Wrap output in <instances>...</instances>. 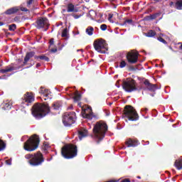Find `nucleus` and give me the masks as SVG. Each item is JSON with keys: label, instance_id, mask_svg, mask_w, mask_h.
<instances>
[{"label": "nucleus", "instance_id": "37998d69", "mask_svg": "<svg viewBox=\"0 0 182 182\" xmlns=\"http://www.w3.org/2000/svg\"><path fill=\"white\" fill-rule=\"evenodd\" d=\"M120 182H131L129 178H124Z\"/></svg>", "mask_w": 182, "mask_h": 182}, {"label": "nucleus", "instance_id": "393cba45", "mask_svg": "<svg viewBox=\"0 0 182 182\" xmlns=\"http://www.w3.org/2000/svg\"><path fill=\"white\" fill-rule=\"evenodd\" d=\"M156 31H153V30H149L146 33V36H147L148 38H153V36H156Z\"/></svg>", "mask_w": 182, "mask_h": 182}, {"label": "nucleus", "instance_id": "79ce46f5", "mask_svg": "<svg viewBox=\"0 0 182 182\" xmlns=\"http://www.w3.org/2000/svg\"><path fill=\"white\" fill-rule=\"evenodd\" d=\"M33 2V0H28L27 1V6H29L30 5H32Z\"/></svg>", "mask_w": 182, "mask_h": 182}, {"label": "nucleus", "instance_id": "5701e85b", "mask_svg": "<svg viewBox=\"0 0 182 182\" xmlns=\"http://www.w3.org/2000/svg\"><path fill=\"white\" fill-rule=\"evenodd\" d=\"M174 165L176 167L177 170H181L182 169V160L181 159L176 160L175 161Z\"/></svg>", "mask_w": 182, "mask_h": 182}, {"label": "nucleus", "instance_id": "5fc2aeb1", "mask_svg": "<svg viewBox=\"0 0 182 182\" xmlns=\"http://www.w3.org/2000/svg\"><path fill=\"white\" fill-rule=\"evenodd\" d=\"M147 110H149V109H147V108L144 109V112H147Z\"/></svg>", "mask_w": 182, "mask_h": 182}, {"label": "nucleus", "instance_id": "f704fd0d", "mask_svg": "<svg viewBox=\"0 0 182 182\" xmlns=\"http://www.w3.org/2000/svg\"><path fill=\"white\" fill-rule=\"evenodd\" d=\"M158 41H159V42H161L164 45H167V41L164 40V38H163L162 37H158Z\"/></svg>", "mask_w": 182, "mask_h": 182}, {"label": "nucleus", "instance_id": "b1692460", "mask_svg": "<svg viewBox=\"0 0 182 182\" xmlns=\"http://www.w3.org/2000/svg\"><path fill=\"white\" fill-rule=\"evenodd\" d=\"M3 109L4 110H11V109H12V103H11V102L4 103V105L3 106Z\"/></svg>", "mask_w": 182, "mask_h": 182}, {"label": "nucleus", "instance_id": "dca6fc26", "mask_svg": "<svg viewBox=\"0 0 182 182\" xmlns=\"http://www.w3.org/2000/svg\"><path fill=\"white\" fill-rule=\"evenodd\" d=\"M144 85L150 92H156V90H157V85L151 84L149 80H145L144 82Z\"/></svg>", "mask_w": 182, "mask_h": 182}, {"label": "nucleus", "instance_id": "ea45409f", "mask_svg": "<svg viewBox=\"0 0 182 182\" xmlns=\"http://www.w3.org/2000/svg\"><path fill=\"white\" fill-rule=\"evenodd\" d=\"M50 52H51V53H56V52H58V48H51Z\"/></svg>", "mask_w": 182, "mask_h": 182}, {"label": "nucleus", "instance_id": "f03ea898", "mask_svg": "<svg viewBox=\"0 0 182 182\" xmlns=\"http://www.w3.org/2000/svg\"><path fill=\"white\" fill-rule=\"evenodd\" d=\"M50 112V108L48 104L36 103L32 107V114L36 119H42Z\"/></svg>", "mask_w": 182, "mask_h": 182}, {"label": "nucleus", "instance_id": "2eb2a0df", "mask_svg": "<svg viewBox=\"0 0 182 182\" xmlns=\"http://www.w3.org/2000/svg\"><path fill=\"white\" fill-rule=\"evenodd\" d=\"M125 144L127 147H137L139 146V140L137 139L129 138L125 141Z\"/></svg>", "mask_w": 182, "mask_h": 182}, {"label": "nucleus", "instance_id": "9d476101", "mask_svg": "<svg viewBox=\"0 0 182 182\" xmlns=\"http://www.w3.org/2000/svg\"><path fill=\"white\" fill-rule=\"evenodd\" d=\"M32 58H34V59H41V55H35L34 51L26 53V56L24 58V61L23 62V64L21 65V66L23 67V66H26V65H28V68H32V66L35 65V61L32 60ZM29 60H30V63H28Z\"/></svg>", "mask_w": 182, "mask_h": 182}, {"label": "nucleus", "instance_id": "72a5a7b5", "mask_svg": "<svg viewBox=\"0 0 182 182\" xmlns=\"http://www.w3.org/2000/svg\"><path fill=\"white\" fill-rule=\"evenodd\" d=\"M133 25V20L132 19H127L124 21V25Z\"/></svg>", "mask_w": 182, "mask_h": 182}, {"label": "nucleus", "instance_id": "a878e982", "mask_svg": "<svg viewBox=\"0 0 182 182\" xmlns=\"http://www.w3.org/2000/svg\"><path fill=\"white\" fill-rule=\"evenodd\" d=\"M61 36H62V38H67V39H69V36H68V28H67L63 29Z\"/></svg>", "mask_w": 182, "mask_h": 182}, {"label": "nucleus", "instance_id": "052dcab7", "mask_svg": "<svg viewBox=\"0 0 182 182\" xmlns=\"http://www.w3.org/2000/svg\"><path fill=\"white\" fill-rule=\"evenodd\" d=\"M86 2H87V0H86Z\"/></svg>", "mask_w": 182, "mask_h": 182}, {"label": "nucleus", "instance_id": "2f4dec72", "mask_svg": "<svg viewBox=\"0 0 182 182\" xmlns=\"http://www.w3.org/2000/svg\"><path fill=\"white\" fill-rule=\"evenodd\" d=\"M16 29V24H11L9 26V31L14 32Z\"/></svg>", "mask_w": 182, "mask_h": 182}, {"label": "nucleus", "instance_id": "aec40b11", "mask_svg": "<svg viewBox=\"0 0 182 182\" xmlns=\"http://www.w3.org/2000/svg\"><path fill=\"white\" fill-rule=\"evenodd\" d=\"M19 11V9L16 8V7H14L11 8L10 9H8L5 14L6 15H12L14 14H16V12H18Z\"/></svg>", "mask_w": 182, "mask_h": 182}, {"label": "nucleus", "instance_id": "13d9d810", "mask_svg": "<svg viewBox=\"0 0 182 182\" xmlns=\"http://www.w3.org/2000/svg\"><path fill=\"white\" fill-rule=\"evenodd\" d=\"M137 178H141V177H140V176H137Z\"/></svg>", "mask_w": 182, "mask_h": 182}, {"label": "nucleus", "instance_id": "bf43d9fd", "mask_svg": "<svg viewBox=\"0 0 182 182\" xmlns=\"http://www.w3.org/2000/svg\"><path fill=\"white\" fill-rule=\"evenodd\" d=\"M0 79H2L1 77H0Z\"/></svg>", "mask_w": 182, "mask_h": 182}, {"label": "nucleus", "instance_id": "f8f14e48", "mask_svg": "<svg viewBox=\"0 0 182 182\" xmlns=\"http://www.w3.org/2000/svg\"><path fill=\"white\" fill-rule=\"evenodd\" d=\"M126 58L128 63L134 65L136 62H139V53L134 51L128 52Z\"/></svg>", "mask_w": 182, "mask_h": 182}, {"label": "nucleus", "instance_id": "c85d7f7f", "mask_svg": "<svg viewBox=\"0 0 182 182\" xmlns=\"http://www.w3.org/2000/svg\"><path fill=\"white\" fill-rule=\"evenodd\" d=\"M5 147H6V144L0 139V151L5 150Z\"/></svg>", "mask_w": 182, "mask_h": 182}, {"label": "nucleus", "instance_id": "20e7f679", "mask_svg": "<svg viewBox=\"0 0 182 182\" xmlns=\"http://www.w3.org/2000/svg\"><path fill=\"white\" fill-rule=\"evenodd\" d=\"M61 155L68 160L74 159L77 156V146L73 144L65 145L61 149Z\"/></svg>", "mask_w": 182, "mask_h": 182}, {"label": "nucleus", "instance_id": "603ef678", "mask_svg": "<svg viewBox=\"0 0 182 182\" xmlns=\"http://www.w3.org/2000/svg\"><path fill=\"white\" fill-rule=\"evenodd\" d=\"M112 18H113V16L111 15V14H109V19H112Z\"/></svg>", "mask_w": 182, "mask_h": 182}, {"label": "nucleus", "instance_id": "a18cd8bd", "mask_svg": "<svg viewBox=\"0 0 182 182\" xmlns=\"http://www.w3.org/2000/svg\"><path fill=\"white\" fill-rule=\"evenodd\" d=\"M129 70H136V68H134V67H133V66H130Z\"/></svg>", "mask_w": 182, "mask_h": 182}, {"label": "nucleus", "instance_id": "412c9836", "mask_svg": "<svg viewBox=\"0 0 182 182\" xmlns=\"http://www.w3.org/2000/svg\"><path fill=\"white\" fill-rule=\"evenodd\" d=\"M12 70H15V68L7 66L5 69L0 70V73H8V72H12Z\"/></svg>", "mask_w": 182, "mask_h": 182}, {"label": "nucleus", "instance_id": "7c9ffc66", "mask_svg": "<svg viewBox=\"0 0 182 182\" xmlns=\"http://www.w3.org/2000/svg\"><path fill=\"white\" fill-rule=\"evenodd\" d=\"M127 65V63L124 60H122L121 62L119 63V68L121 69H123V68H126Z\"/></svg>", "mask_w": 182, "mask_h": 182}, {"label": "nucleus", "instance_id": "c03bdc74", "mask_svg": "<svg viewBox=\"0 0 182 182\" xmlns=\"http://www.w3.org/2000/svg\"><path fill=\"white\" fill-rule=\"evenodd\" d=\"M73 18H75V19H79V18H80V16H77L76 14H73Z\"/></svg>", "mask_w": 182, "mask_h": 182}, {"label": "nucleus", "instance_id": "c9c22d12", "mask_svg": "<svg viewBox=\"0 0 182 182\" xmlns=\"http://www.w3.org/2000/svg\"><path fill=\"white\" fill-rule=\"evenodd\" d=\"M159 14H154L150 16V19L153 20V19H156L157 18V16H159Z\"/></svg>", "mask_w": 182, "mask_h": 182}, {"label": "nucleus", "instance_id": "c756f323", "mask_svg": "<svg viewBox=\"0 0 182 182\" xmlns=\"http://www.w3.org/2000/svg\"><path fill=\"white\" fill-rule=\"evenodd\" d=\"M60 107H62V105L58 102L53 104V109H54V110H59Z\"/></svg>", "mask_w": 182, "mask_h": 182}, {"label": "nucleus", "instance_id": "39448f33", "mask_svg": "<svg viewBox=\"0 0 182 182\" xmlns=\"http://www.w3.org/2000/svg\"><path fill=\"white\" fill-rule=\"evenodd\" d=\"M41 140L38 135L34 134L31 136L23 145V149L26 151H35L38 147H39V143Z\"/></svg>", "mask_w": 182, "mask_h": 182}, {"label": "nucleus", "instance_id": "3c124183", "mask_svg": "<svg viewBox=\"0 0 182 182\" xmlns=\"http://www.w3.org/2000/svg\"><path fill=\"white\" fill-rule=\"evenodd\" d=\"M170 6H173V5H174V2H173V1H171V3H170Z\"/></svg>", "mask_w": 182, "mask_h": 182}, {"label": "nucleus", "instance_id": "cd10ccee", "mask_svg": "<svg viewBox=\"0 0 182 182\" xmlns=\"http://www.w3.org/2000/svg\"><path fill=\"white\" fill-rule=\"evenodd\" d=\"M176 9L181 10L182 9V0H179L176 3Z\"/></svg>", "mask_w": 182, "mask_h": 182}, {"label": "nucleus", "instance_id": "864d4df0", "mask_svg": "<svg viewBox=\"0 0 182 182\" xmlns=\"http://www.w3.org/2000/svg\"><path fill=\"white\" fill-rule=\"evenodd\" d=\"M109 2H116L117 0H108Z\"/></svg>", "mask_w": 182, "mask_h": 182}, {"label": "nucleus", "instance_id": "09e8293b", "mask_svg": "<svg viewBox=\"0 0 182 182\" xmlns=\"http://www.w3.org/2000/svg\"><path fill=\"white\" fill-rule=\"evenodd\" d=\"M36 68H41V63H37L36 65Z\"/></svg>", "mask_w": 182, "mask_h": 182}, {"label": "nucleus", "instance_id": "473e14b6", "mask_svg": "<svg viewBox=\"0 0 182 182\" xmlns=\"http://www.w3.org/2000/svg\"><path fill=\"white\" fill-rule=\"evenodd\" d=\"M40 60H46V62H49L50 59L46 55H40Z\"/></svg>", "mask_w": 182, "mask_h": 182}, {"label": "nucleus", "instance_id": "0eeeda50", "mask_svg": "<svg viewBox=\"0 0 182 182\" xmlns=\"http://www.w3.org/2000/svg\"><path fill=\"white\" fill-rule=\"evenodd\" d=\"M122 89L127 92V93H132V92H136L137 90V82L133 78H127L122 81Z\"/></svg>", "mask_w": 182, "mask_h": 182}, {"label": "nucleus", "instance_id": "6e6d98bb", "mask_svg": "<svg viewBox=\"0 0 182 182\" xmlns=\"http://www.w3.org/2000/svg\"><path fill=\"white\" fill-rule=\"evenodd\" d=\"M63 12H66V10L63 9Z\"/></svg>", "mask_w": 182, "mask_h": 182}, {"label": "nucleus", "instance_id": "6e6552de", "mask_svg": "<svg viewBox=\"0 0 182 182\" xmlns=\"http://www.w3.org/2000/svg\"><path fill=\"white\" fill-rule=\"evenodd\" d=\"M76 112H68L64 113L63 116V123L66 127H70L76 122Z\"/></svg>", "mask_w": 182, "mask_h": 182}, {"label": "nucleus", "instance_id": "bb28decb", "mask_svg": "<svg viewBox=\"0 0 182 182\" xmlns=\"http://www.w3.org/2000/svg\"><path fill=\"white\" fill-rule=\"evenodd\" d=\"M81 98H82V95L78 92H77L75 93V95L74 96V101L79 102V100H80Z\"/></svg>", "mask_w": 182, "mask_h": 182}, {"label": "nucleus", "instance_id": "49530a36", "mask_svg": "<svg viewBox=\"0 0 182 182\" xmlns=\"http://www.w3.org/2000/svg\"><path fill=\"white\" fill-rule=\"evenodd\" d=\"M154 2H156V3H159V2H161V1L163 0H153Z\"/></svg>", "mask_w": 182, "mask_h": 182}, {"label": "nucleus", "instance_id": "4468645a", "mask_svg": "<svg viewBox=\"0 0 182 182\" xmlns=\"http://www.w3.org/2000/svg\"><path fill=\"white\" fill-rule=\"evenodd\" d=\"M83 117L85 119H88V120H92L93 117H96V115L93 114V111H92V107H87L84 109V112L82 114Z\"/></svg>", "mask_w": 182, "mask_h": 182}, {"label": "nucleus", "instance_id": "a211bd4d", "mask_svg": "<svg viewBox=\"0 0 182 182\" xmlns=\"http://www.w3.org/2000/svg\"><path fill=\"white\" fill-rule=\"evenodd\" d=\"M40 93L45 96V97H48V96L50 95V91L46 88H44L43 87H41Z\"/></svg>", "mask_w": 182, "mask_h": 182}, {"label": "nucleus", "instance_id": "1a4fd4ad", "mask_svg": "<svg viewBox=\"0 0 182 182\" xmlns=\"http://www.w3.org/2000/svg\"><path fill=\"white\" fill-rule=\"evenodd\" d=\"M93 46L99 53H106V51L109 50L107 43L103 38L95 40L93 43Z\"/></svg>", "mask_w": 182, "mask_h": 182}, {"label": "nucleus", "instance_id": "f3484780", "mask_svg": "<svg viewBox=\"0 0 182 182\" xmlns=\"http://www.w3.org/2000/svg\"><path fill=\"white\" fill-rule=\"evenodd\" d=\"M88 135L89 132L87 129L82 128L78 130V137L80 140H82V139H84V137H87Z\"/></svg>", "mask_w": 182, "mask_h": 182}, {"label": "nucleus", "instance_id": "e433bc0d", "mask_svg": "<svg viewBox=\"0 0 182 182\" xmlns=\"http://www.w3.org/2000/svg\"><path fill=\"white\" fill-rule=\"evenodd\" d=\"M100 29H101V31H106V29H107V25L102 24L100 26Z\"/></svg>", "mask_w": 182, "mask_h": 182}, {"label": "nucleus", "instance_id": "de8ad7c7", "mask_svg": "<svg viewBox=\"0 0 182 182\" xmlns=\"http://www.w3.org/2000/svg\"><path fill=\"white\" fill-rule=\"evenodd\" d=\"M178 45H181V46H179V49H180L181 50H182V43H178Z\"/></svg>", "mask_w": 182, "mask_h": 182}, {"label": "nucleus", "instance_id": "7ed1b4c3", "mask_svg": "<svg viewBox=\"0 0 182 182\" xmlns=\"http://www.w3.org/2000/svg\"><path fill=\"white\" fill-rule=\"evenodd\" d=\"M25 159L28 160V164H30V166L32 167H39V166H41L45 162V158L41 151H37L33 154H26Z\"/></svg>", "mask_w": 182, "mask_h": 182}, {"label": "nucleus", "instance_id": "58836bf2", "mask_svg": "<svg viewBox=\"0 0 182 182\" xmlns=\"http://www.w3.org/2000/svg\"><path fill=\"white\" fill-rule=\"evenodd\" d=\"M49 44H50V46H52L55 45V39L51 38L49 41Z\"/></svg>", "mask_w": 182, "mask_h": 182}, {"label": "nucleus", "instance_id": "4c0bfd02", "mask_svg": "<svg viewBox=\"0 0 182 182\" xmlns=\"http://www.w3.org/2000/svg\"><path fill=\"white\" fill-rule=\"evenodd\" d=\"M22 11V12H29V9H27L26 7H20L18 10Z\"/></svg>", "mask_w": 182, "mask_h": 182}, {"label": "nucleus", "instance_id": "ddd939ff", "mask_svg": "<svg viewBox=\"0 0 182 182\" xmlns=\"http://www.w3.org/2000/svg\"><path fill=\"white\" fill-rule=\"evenodd\" d=\"M35 98L33 97V95L31 92H27L21 99V103L26 104V106H29V103H32L34 102Z\"/></svg>", "mask_w": 182, "mask_h": 182}, {"label": "nucleus", "instance_id": "8fccbe9b", "mask_svg": "<svg viewBox=\"0 0 182 182\" xmlns=\"http://www.w3.org/2000/svg\"><path fill=\"white\" fill-rule=\"evenodd\" d=\"M3 25H5V23H4V22L1 21V22H0V26H3Z\"/></svg>", "mask_w": 182, "mask_h": 182}, {"label": "nucleus", "instance_id": "a19ab883", "mask_svg": "<svg viewBox=\"0 0 182 182\" xmlns=\"http://www.w3.org/2000/svg\"><path fill=\"white\" fill-rule=\"evenodd\" d=\"M6 164H7L8 166H11L12 164L11 159L6 160Z\"/></svg>", "mask_w": 182, "mask_h": 182}, {"label": "nucleus", "instance_id": "6ab92c4d", "mask_svg": "<svg viewBox=\"0 0 182 182\" xmlns=\"http://www.w3.org/2000/svg\"><path fill=\"white\" fill-rule=\"evenodd\" d=\"M67 12H77V9H75V5L70 3L67 6Z\"/></svg>", "mask_w": 182, "mask_h": 182}, {"label": "nucleus", "instance_id": "4be33fe9", "mask_svg": "<svg viewBox=\"0 0 182 182\" xmlns=\"http://www.w3.org/2000/svg\"><path fill=\"white\" fill-rule=\"evenodd\" d=\"M93 32H95V28L92 26H88L86 30H85V33H87V35H88L89 36H92V35H93Z\"/></svg>", "mask_w": 182, "mask_h": 182}, {"label": "nucleus", "instance_id": "423d86ee", "mask_svg": "<svg viewBox=\"0 0 182 182\" xmlns=\"http://www.w3.org/2000/svg\"><path fill=\"white\" fill-rule=\"evenodd\" d=\"M123 112L124 117L131 122H136L139 119V114L132 105H126Z\"/></svg>", "mask_w": 182, "mask_h": 182}, {"label": "nucleus", "instance_id": "9b49d317", "mask_svg": "<svg viewBox=\"0 0 182 182\" xmlns=\"http://www.w3.org/2000/svg\"><path fill=\"white\" fill-rule=\"evenodd\" d=\"M36 23L37 29H44L45 32H46V31L49 29V26H50L49 19L46 17H39L37 18Z\"/></svg>", "mask_w": 182, "mask_h": 182}, {"label": "nucleus", "instance_id": "4d7b16f0", "mask_svg": "<svg viewBox=\"0 0 182 182\" xmlns=\"http://www.w3.org/2000/svg\"><path fill=\"white\" fill-rule=\"evenodd\" d=\"M59 50H62V47L59 48Z\"/></svg>", "mask_w": 182, "mask_h": 182}, {"label": "nucleus", "instance_id": "f257e3e1", "mask_svg": "<svg viewBox=\"0 0 182 182\" xmlns=\"http://www.w3.org/2000/svg\"><path fill=\"white\" fill-rule=\"evenodd\" d=\"M107 129V124L102 121L97 122L94 124V127L92 129V137L97 140V144L105 139Z\"/></svg>", "mask_w": 182, "mask_h": 182}]
</instances>
